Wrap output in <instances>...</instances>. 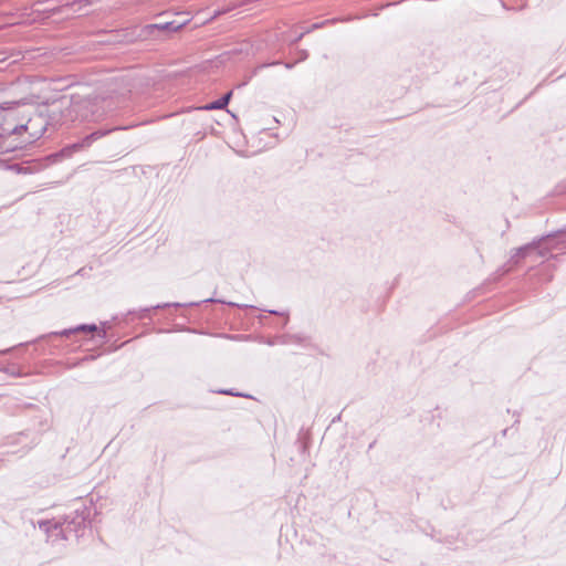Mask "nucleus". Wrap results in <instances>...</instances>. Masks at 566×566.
Returning <instances> with one entry per match:
<instances>
[{
	"label": "nucleus",
	"mask_w": 566,
	"mask_h": 566,
	"mask_svg": "<svg viewBox=\"0 0 566 566\" xmlns=\"http://www.w3.org/2000/svg\"><path fill=\"white\" fill-rule=\"evenodd\" d=\"M80 329H83V331H85V329L95 331L96 327L95 326H82V327H80Z\"/></svg>",
	"instance_id": "nucleus-3"
},
{
	"label": "nucleus",
	"mask_w": 566,
	"mask_h": 566,
	"mask_svg": "<svg viewBox=\"0 0 566 566\" xmlns=\"http://www.w3.org/2000/svg\"><path fill=\"white\" fill-rule=\"evenodd\" d=\"M28 129V126L27 125H20V126H15L12 130L10 132H6V133H0V145L2 144V142L10 135H21L23 132H25Z\"/></svg>",
	"instance_id": "nucleus-2"
},
{
	"label": "nucleus",
	"mask_w": 566,
	"mask_h": 566,
	"mask_svg": "<svg viewBox=\"0 0 566 566\" xmlns=\"http://www.w3.org/2000/svg\"><path fill=\"white\" fill-rule=\"evenodd\" d=\"M231 95H232V93L229 92L222 98H220V99H218V101L207 105L205 108L206 109H222V108H224L228 105V103H229V101L231 98Z\"/></svg>",
	"instance_id": "nucleus-1"
}]
</instances>
